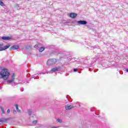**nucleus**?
Masks as SVG:
<instances>
[{
    "label": "nucleus",
    "instance_id": "obj_4",
    "mask_svg": "<svg viewBox=\"0 0 128 128\" xmlns=\"http://www.w3.org/2000/svg\"><path fill=\"white\" fill-rule=\"evenodd\" d=\"M18 48H20V46H18V45H14L10 48V50H18Z\"/></svg>",
    "mask_w": 128,
    "mask_h": 128
},
{
    "label": "nucleus",
    "instance_id": "obj_5",
    "mask_svg": "<svg viewBox=\"0 0 128 128\" xmlns=\"http://www.w3.org/2000/svg\"><path fill=\"white\" fill-rule=\"evenodd\" d=\"M2 39L3 40H12V36H2Z\"/></svg>",
    "mask_w": 128,
    "mask_h": 128
},
{
    "label": "nucleus",
    "instance_id": "obj_17",
    "mask_svg": "<svg viewBox=\"0 0 128 128\" xmlns=\"http://www.w3.org/2000/svg\"><path fill=\"white\" fill-rule=\"evenodd\" d=\"M28 114L30 115L32 114V110H29L28 111Z\"/></svg>",
    "mask_w": 128,
    "mask_h": 128
},
{
    "label": "nucleus",
    "instance_id": "obj_19",
    "mask_svg": "<svg viewBox=\"0 0 128 128\" xmlns=\"http://www.w3.org/2000/svg\"><path fill=\"white\" fill-rule=\"evenodd\" d=\"M57 122H62V120H60V119H57Z\"/></svg>",
    "mask_w": 128,
    "mask_h": 128
},
{
    "label": "nucleus",
    "instance_id": "obj_7",
    "mask_svg": "<svg viewBox=\"0 0 128 128\" xmlns=\"http://www.w3.org/2000/svg\"><path fill=\"white\" fill-rule=\"evenodd\" d=\"M10 120V118H2V119H0V122H2V124H4L5 122H6L8 120Z\"/></svg>",
    "mask_w": 128,
    "mask_h": 128
},
{
    "label": "nucleus",
    "instance_id": "obj_10",
    "mask_svg": "<svg viewBox=\"0 0 128 128\" xmlns=\"http://www.w3.org/2000/svg\"><path fill=\"white\" fill-rule=\"evenodd\" d=\"M74 108V106L70 105V106H67L65 107V108L66 110H72V108Z\"/></svg>",
    "mask_w": 128,
    "mask_h": 128
},
{
    "label": "nucleus",
    "instance_id": "obj_3",
    "mask_svg": "<svg viewBox=\"0 0 128 128\" xmlns=\"http://www.w3.org/2000/svg\"><path fill=\"white\" fill-rule=\"evenodd\" d=\"M10 46V44H7L5 46H4V44H0V52H2V50H8Z\"/></svg>",
    "mask_w": 128,
    "mask_h": 128
},
{
    "label": "nucleus",
    "instance_id": "obj_16",
    "mask_svg": "<svg viewBox=\"0 0 128 128\" xmlns=\"http://www.w3.org/2000/svg\"><path fill=\"white\" fill-rule=\"evenodd\" d=\"M14 82V80H13L12 79H11V80H8V82L10 83V82Z\"/></svg>",
    "mask_w": 128,
    "mask_h": 128
},
{
    "label": "nucleus",
    "instance_id": "obj_15",
    "mask_svg": "<svg viewBox=\"0 0 128 128\" xmlns=\"http://www.w3.org/2000/svg\"><path fill=\"white\" fill-rule=\"evenodd\" d=\"M16 77V75L14 74H12V80L14 81V78Z\"/></svg>",
    "mask_w": 128,
    "mask_h": 128
},
{
    "label": "nucleus",
    "instance_id": "obj_11",
    "mask_svg": "<svg viewBox=\"0 0 128 128\" xmlns=\"http://www.w3.org/2000/svg\"><path fill=\"white\" fill-rule=\"evenodd\" d=\"M15 106L16 108V110L17 112H20V109H18V105L16 104Z\"/></svg>",
    "mask_w": 128,
    "mask_h": 128
},
{
    "label": "nucleus",
    "instance_id": "obj_18",
    "mask_svg": "<svg viewBox=\"0 0 128 128\" xmlns=\"http://www.w3.org/2000/svg\"><path fill=\"white\" fill-rule=\"evenodd\" d=\"M32 124H38V120H35L34 121L32 122Z\"/></svg>",
    "mask_w": 128,
    "mask_h": 128
},
{
    "label": "nucleus",
    "instance_id": "obj_12",
    "mask_svg": "<svg viewBox=\"0 0 128 128\" xmlns=\"http://www.w3.org/2000/svg\"><path fill=\"white\" fill-rule=\"evenodd\" d=\"M0 6H4V4L2 2V0H0Z\"/></svg>",
    "mask_w": 128,
    "mask_h": 128
},
{
    "label": "nucleus",
    "instance_id": "obj_13",
    "mask_svg": "<svg viewBox=\"0 0 128 128\" xmlns=\"http://www.w3.org/2000/svg\"><path fill=\"white\" fill-rule=\"evenodd\" d=\"M44 50V47H42L40 48V49H39V52H42Z\"/></svg>",
    "mask_w": 128,
    "mask_h": 128
},
{
    "label": "nucleus",
    "instance_id": "obj_14",
    "mask_svg": "<svg viewBox=\"0 0 128 128\" xmlns=\"http://www.w3.org/2000/svg\"><path fill=\"white\" fill-rule=\"evenodd\" d=\"M0 108L1 110H2V114H6V112H4V108H3V107L0 106Z\"/></svg>",
    "mask_w": 128,
    "mask_h": 128
},
{
    "label": "nucleus",
    "instance_id": "obj_20",
    "mask_svg": "<svg viewBox=\"0 0 128 128\" xmlns=\"http://www.w3.org/2000/svg\"><path fill=\"white\" fill-rule=\"evenodd\" d=\"M7 112H8V114H10V109L8 110Z\"/></svg>",
    "mask_w": 128,
    "mask_h": 128
},
{
    "label": "nucleus",
    "instance_id": "obj_22",
    "mask_svg": "<svg viewBox=\"0 0 128 128\" xmlns=\"http://www.w3.org/2000/svg\"><path fill=\"white\" fill-rule=\"evenodd\" d=\"M74 72H78V69L74 68Z\"/></svg>",
    "mask_w": 128,
    "mask_h": 128
},
{
    "label": "nucleus",
    "instance_id": "obj_8",
    "mask_svg": "<svg viewBox=\"0 0 128 128\" xmlns=\"http://www.w3.org/2000/svg\"><path fill=\"white\" fill-rule=\"evenodd\" d=\"M76 16H78V14L76 13H70V16L71 18H74L76 17Z\"/></svg>",
    "mask_w": 128,
    "mask_h": 128
},
{
    "label": "nucleus",
    "instance_id": "obj_1",
    "mask_svg": "<svg viewBox=\"0 0 128 128\" xmlns=\"http://www.w3.org/2000/svg\"><path fill=\"white\" fill-rule=\"evenodd\" d=\"M10 74L8 72V70L6 68H3L2 71L0 72V78H2L4 80H6L8 78Z\"/></svg>",
    "mask_w": 128,
    "mask_h": 128
},
{
    "label": "nucleus",
    "instance_id": "obj_23",
    "mask_svg": "<svg viewBox=\"0 0 128 128\" xmlns=\"http://www.w3.org/2000/svg\"><path fill=\"white\" fill-rule=\"evenodd\" d=\"M16 111H14V114H16Z\"/></svg>",
    "mask_w": 128,
    "mask_h": 128
},
{
    "label": "nucleus",
    "instance_id": "obj_24",
    "mask_svg": "<svg viewBox=\"0 0 128 128\" xmlns=\"http://www.w3.org/2000/svg\"><path fill=\"white\" fill-rule=\"evenodd\" d=\"M126 72H128V69H126Z\"/></svg>",
    "mask_w": 128,
    "mask_h": 128
},
{
    "label": "nucleus",
    "instance_id": "obj_9",
    "mask_svg": "<svg viewBox=\"0 0 128 128\" xmlns=\"http://www.w3.org/2000/svg\"><path fill=\"white\" fill-rule=\"evenodd\" d=\"M78 24H88V22L84 20H80L78 22Z\"/></svg>",
    "mask_w": 128,
    "mask_h": 128
},
{
    "label": "nucleus",
    "instance_id": "obj_6",
    "mask_svg": "<svg viewBox=\"0 0 128 128\" xmlns=\"http://www.w3.org/2000/svg\"><path fill=\"white\" fill-rule=\"evenodd\" d=\"M59 70H60V68L54 67V68H51L50 72H58Z\"/></svg>",
    "mask_w": 128,
    "mask_h": 128
},
{
    "label": "nucleus",
    "instance_id": "obj_21",
    "mask_svg": "<svg viewBox=\"0 0 128 128\" xmlns=\"http://www.w3.org/2000/svg\"><path fill=\"white\" fill-rule=\"evenodd\" d=\"M38 45L36 44L34 46V48H38Z\"/></svg>",
    "mask_w": 128,
    "mask_h": 128
},
{
    "label": "nucleus",
    "instance_id": "obj_2",
    "mask_svg": "<svg viewBox=\"0 0 128 128\" xmlns=\"http://www.w3.org/2000/svg\"><path fill=\"white\" fill-rule=\"evenodd\" d=\"M58 62V60L56 58H50L48 60L46 64L48 66H54Z\"/></svg>",
    "mask_w": 128,
    "mask_h": 128
}]
</instances>
